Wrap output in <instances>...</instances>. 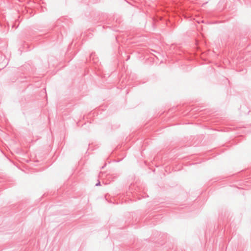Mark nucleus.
Here are the masks:
<instances>
[{
	"label": "nucleus",
	"mask_w": 251,
	"mask_h": 251,
	"mask_svg": "<svg viewBox=\"0 0 251 251\" xmlns=\"http://www.w3.org/2000/svg\"><path fill=\"white\" fill-rule=\"evenodd\" d=\"M100 181H98V183H96V186H100Z\"/></svg>",
	"instance_id": "f257e3e1"
}]
</instances>
